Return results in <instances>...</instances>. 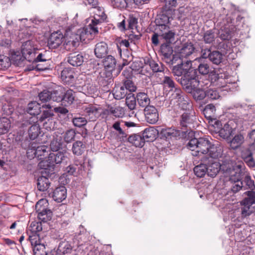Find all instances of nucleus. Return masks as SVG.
<instances>
[{
  "instance_id": "28",
  "label": "nucleus",
  "mask_w": 255,
  "mask_h": 255,
  "mask_svg": "<svg viewBox=\"0 0 255 255\" xmlns=\"http://www.w3.org/2000/svg\"><path fill=\"white\" fill-rule=\"evenodd\" d=\"M136 98L137 102L140 107L145 108L150 106L149 105L150 100L147 94L142 92L138 93L137 94Z\"/></svg>"
},
{
  "instance_id": "48",
  "label": "nucleus",
  "mask_w": 255,
  "mask_h": 255,
  "mask_svg": "<svg viewBox=\"0 0 255 255\" xmlns=\"http://www.w3.org/2000/svg\"><path fill=\"white\" fill-rule=\"evenodd\" d=\"M160 52L165 59H169L172 54L173 50L169 44L164 43L160 46Z\"/></svg>"
},
{
  "instance_id": "20",
  "label": "nucleus",
  "mask_w": 255,
  "mask_h": 255,
  "mask_svg": "<svg viewBox=\"0 0 255 255\" xmlns=\"http://www.w3.org/2000/svg\"><path fill=\"white\" fill-rule=\"evenodd\" d=\"M195 47L191 42H187L183 44L180 49L179 55L181 59L187 58L194 51Z\"/></svg>"
},
{
  "instance_id": "55",
  "label": "nucleus",
  "mask_w": 255,
  "mask_h": 255,
  "mask_svg": "<svg viewBox=\"0 0 255 255\" xmlns=\"http://www.w3.org/2000/svg\"><path fill=\"white\" fill-rule=\"evenodd\" d=\"M136 101V98L133 94L129 93L126 98V104L129 110H132L135 108Z\"/></svg>"
},
{
  "instance_id": "11",
  "label": "nucleus",
  "mask_w": 255,
  "mask_h": 255,
  "mask_svg": "<svg viewBox=\"0 0 255 255\" xmlns=\"http://www.w3.org/2000/svg\"><path fill=\"white\" fill-rule=\"evenodd\" d=\"M66 158H67V156L65 155V153L63 152L50 153L46 160L48 163L47 167L53 166L55 164L61 163Z\"/></svg>"
},
{
  "instance_id": "9",
  "label": "nucleus",
  "mask_w": 255,
  "mask_h": 255,
  "mask_svg": "<svg viewBox=\"0 0 255 255\" xmlns=\"http://www.w3.org/2000/svg\"><path fill=\"white\" fill-rule=\"evenodd\" d=\"M208 150V153L206 154V155H204L203 157H206L208 158H211L215 160V159H217L222 156L223 147L218 142L216 143H211L210 148H209Z\"/></svg>"
},
{
  "instance_id": "45",
  "label": "nucleus",
  "mask_w": 255,
  "mask_h": 255,
  "mask_svg": "<svg viewBox=\"0 0 255 255\" xmlns=\"http://www.w3.org/2000/svg\"><path fill=\"white\" fill-rule=\"evenodd\" d=\"M39 133H40V128L38 124H34L29 128L28 135L31 140L36 138Z\"/></svg>"
},
{
  "instance_id": "34",
  "label": "nucleus",
  "mask_w": 255,
  "mask_h": 255,
  "mask_svg": "<svg viewBox=\"0 0 255 255\" xmlns=\"http://www.w3.org/2000/svg\"><path fill=\"white\" fill-rule=\"evenodd\" d=\"M68 62L73 66H79L83 63L84 57L79 54L77 55L71 54L68 57Z\"/></svg>"
},
{
  "instance_id": "62",
  "label": "nucleus",
  "mask_w": 255,
  "mask_h": 255,
  "mask_svg": "<svg viewBox=\"0 0 255 255\" xmlns=\"http://www.w3.org/2000/svg\"><path fill=\"white\" fill-rule=\"evenodd\" d=\"M27 156L28 158L32 159L36 157V143L31 142L26 151Z\"/></svg>"
},
{
  "instance_id": "49",
  "label": "nucleus",
  "mask_w": 255,
  "mask_h": 255,
  "mask_svg": "<svg viewBox=\"0 0 255 255\" xmlns=\"http://www.w3.org/2000/svg\"><path fill=\"white\" fill-rule=\"evenodd\" d=\"M108 113L118 118H122L125 115V110L121 107H111L108 109Z\"/></svg>"
},
{
  "instance_id": "18",
  "label": "nucleus",
  "mask_w": 255,
  "mask_h": 255,
  "mask_svg": "<svg viewBox=\"0 0 255 255\" xmlns=\"http://www.w3.org/2000/svg\"><path fill=\"white\" fill-rule=\"evenodd\" d=\"M72 251V248L69 243L64 241L60 243L57 249L54 252L57 255H69Z\"/></svg>"
},
{
  "instance_id": "43",
  "label": "nucleus",
  "mask_w": 255,
  "mask_h": 255,
  "mask_svg": "<svg viewBox=\"0 0 255 255\" xmlns=\"http://www.w3.org/2000/svg\"><path fill=\"white\" fill-rule=\"evenodd\" d=\"M113 95L117 100H121L128 95L127 89H125L124 87H117L114 88L113 90Z\"/></svg>"
},
{
  "instance_id": "30",
  "label": "nucleus",
  "mask_w": 255,
  "mask_h": 255,
  "mask_svg": "<svg viewBox=\"0 0 255 255\" xmlns=\"http://www.w3.org/2000/svg\"><path fill=\"white\" fill-rule=\"evenodd\" d=\"M47 60V59L44 54L42 53H39L36 57H35V56L34 57V59L32 61H31L32 62L33 65L32 67L28 68V70L30 71L36 69L39 71H43L46 69V67H39L38 65H36V64L38 62L46 61Z\"/></svg>"
},
{
  "instance_id": "58",
  "label": "nucleus",
  "mask_w": 255,
  "mask_h": 255,
  "mask_svg": "<svg viewBox=\"0 0 255 255\" xmlns=\"http://www.w3.org/2000/svg\"><path fill=\"white\" fill-rule=\"evenodd\" d=\"M241 205L242 206L241 208L242 218H245L253 213V210L251 208V205H247L241 203Z\"/></svg>"
},
{
  "instance_id": "40",
  "label": "nucleus",
  "mask_w": 255,
  "mask_h": 255,
  "mask_svg": "<svg viewBox=\"0 0 255 255\" xmlns=\"http://www.w3.org/2000/svg\"><path fill=\"white\" fill-rule=\"evenodd\" d=\"M117 61L115 58L112 55H108L103 61V65L105 68L113 70L116 66Z\"/></svg>"
},
{
  "instance_id": "59",
  "label": "nucleus",
  "mask_w": 255,
  "mask_h": 255,
  "mask_svg": "<svg viewBox=\"0 0 255 255\" xmlns=\"http://www.w3.org/2000/svg\"><path fill=\"white\" fill-rule=\"evenodd\" d=\"M52 212L51 210L41 212L37 213V217L39 220L44 223L50 221L52 219Z\"/></svg>"
},
{
  "instance_id": "44",
  "label": "nucleus",
  "mask_w": 255,
  "mask_h": 255,
  "mask_svg": "<svg viewBox=\"0 0 255 255\" xmlns=\"http://www.w3.org/2000/svg\"><path fill=\"white\" fill-rule=\"evenodd\" d=\"M244 141V137L241 134L236 135L230 141V146L233 149L238 148Z\"/></svg>"
},
{
  "instance_id": "2",
  "label": "nucleus",
  "mask_w": 255,
  "mask_h": 255,
  "mask_svg": "<svg viewBox=\"0 0 255 255\" xmlns=\"http://www.w3.org/2000/svg\"><path fill=\"white\" fill-rule=\"evenodd\" d=\"M222 171L229 175L231 182L242 181L244 174L245 165L242 161L237 162L232 160L225 162L222 164Z\"/></svg>"
},
{
  "instance_id": "26",
  "label": "nucleus",
  "mask_w": 255,
  "mask_h": 255,
  "mask_svg": "<svg viewBox=\"0 0 255 255\" xmlns=\"http://www.w3.org/2000/svg\"><path fill=\"white\" fill-rule=\"evenodd\" d=\"M241 156L249 167H255V160L253 157V153L250 149H245L243 150L242 152Z\"/></svg>"
},
{
  "instance_id": "4",
  "label": "nucleus",
  "mask_w": 255,
  "mask_h": 255,
  "mask_svg": "<svg viewBox=\"0 0 255 255\" xmlns=\"http://www.w3.org/2000/svg\"><path fill=\"white\" fill-rule=\"evenodd\" d=\"M42 230L41 222H32L27 230L28 240L31 244L36 243L40 239V233Z\"/></svg>"
},
{
  "instance_id": "37",
  "label": "nucleus",
  "mask_w": 255,
  "mask_h": 255,
  "mask_svg": "<svg viewBox=\"0 0 255 255\" xmlns=\"http://www.w3.org/2000/svg\"><path fill=\"white\" fill-rule=\"evenodd\" d=\"M50 185V183L48 178L42 176L39 177L37 179V188L41 191H45L47 190Z\"/></svg>"
},
{
  "instance_id": "36",
  "label": "nucleus",
  "mask_w": 255,
  "mask_h": 255,
  "mask_svg": "<svg viewBox=\"0 0 255 255\" xmlns=\"http://www.w3.org/2000/svg\"><path fill=\"white\" fill-rule=\"evenodd\" d=\"M64 88L58 87L56 89L51 92V98L53 101L60 102L62 101Z\"/></svg>"
},
{
  "instance_id": "3",
  "label": "nucleus",
  "mask_w": 255,
  "mask_h": 255,
  "mask_svg": "<svg viewBox=\"0 0 255 255\" xmlns=\"http://www.w3.org/2000/svg\"><path fill=\"white\" fill-rule=\"evenodd\" d=\"M211 142L208 138H194L188 142L187 147L192 151V155L201 158L208 153Z\"/></svg>"
},
{
  "instance_id": "16",
  "label": "nucleus",
  "mask_w": 255,
  "mask_h": 255,
  "mask_svg": "<svg viewBox=\"0 0 255 255\" xmlns=\"http://www.w3.org/2000/svg\"><path fill=\"white\" fill-rule=\"evenodd\" d=\"M233 124V121H230L226 124H225L223 127L221 128L217 132L219 135L224 139L228 138L232 134L234 129L236 128H233L232 125Z\"/></svg>"
},
{
  "instance_id": "32",
  "label": "nucleus",
  "mask_w": 255,
  "mask_h": 255,
  "mask_svg": "<svg viewBox=\"0 0 255 255\" xmlns=\"http://www.w3.org/2000/svg\"><path fill=\"white\" fill-rule=\"evenodd\" d=\"M128 141L135 147H141L144 144V141L140 134H132L128 137Z\"/></svg>"
},
{
  "instance_id": "42",
  "label": "nucleus",
  "mask_w": 255,
  "mask_h": 255,
  "mask_svg": "<svg viewBox=\"0 0 255 255\" xmlns=\"http://www.w3.org/2000/svg\"><path fill=\"white\" fill-rule=\"evenodd\" d=\"M83 93L87 96L94 97L97 95L98 90L96 87L93 85L88 84L83 87Z\"/></svg>"
},
{
  "instance_id": "22",
  "label": "nucleus",
  "mask_w": 255,
  "mask_h": 255,
  "mask_svg": "<svg viewBox=\"0 0 255 255\" xmlns=\"http://www.w3.org/2000/svg\"><path fill=\"white\" fill-rule=\"evenodd\" d=\"M67 196L66 189L64 186H60L56 188L53 194V199L57 202H61L64 200Z\"/></svg>"
},
{
  "instance_id": "60",
  "label": "nucleus",
  "mask_w": 255,
  "mask_h": 255,
  "mask_svg": "<svg viewBox=\"0 0 255 255\" xmlns=\"http://www.w3.org/2000/svg\"><path fill=\"white\" fill-rule=\"evenodd\" d=\"M149 64L153 72H163L164 70V66L161 63H158L151 60L149 61Z\"/></svg>"
},
{
  "instance_id": "33",
  "label": "nucleus",
  "mask_w": 255,
  "mask_h": 255,
  "mask_svg": "<svg viewBox=\"0 0 255 255\" xmlns=\"http://www.w3.org/2000/svg\"><path fill=\"white\" fill-rule=\"evenodd\" d=\"M208 83H210V85L213 84L220 88L224 87L226 85V82L225 79L220 77L219 75L214 74L211 77V82H210L209 80H207L206 85H208Z\"/></svg>"
},
{
  "instance_id": "5",
  "label": "nucleus",
  "mask_w": 255,
  "mask_h": 255,
  "mask_svg": "<svg viewBox=\"0 0 255 255\" xmlns=\"http://www.w3.org/2000/svg\"><path fill=\"white\" fill-rule=\"evenodd\" d=\"M77 32L80 37L81 41L84 43H87L94 39L95 35L98 33V30L97 27L88 26L79 29Z\"/></svg>"
},
{
  "instance_id": "63",
  "label": "nucleus",
  "mask_w": 255,
  "mask_h": 255,
  "mask_svg": "<svg viewBox=\"0 0 255 255\" xmlns=\"http://www.w3.org/2000/svg\"><path fill=\"white\" fill-rule=\"evenodd\" d=\"M10 65L11 61L8 57L3 55H0V69H7Z\"/></svg>"
},
{
  "instance_id": "56",
  "label": "nucleus",
  "mask_w": 255,
  "mask_h": 255,
  "mask_svg": "<svg viewBox=\"0 0 255 255\" xmlns=\"http://www.w3.org/2000/svg\"><path fill=\"white\" fill-rule=\"evenodd\" d=\"M133 70L139 71V73L142 75H145L147 73V67L143 65V63L140 61H135L132 65Z\"/></svg>"
},
{
  "instance_id": "39",
  "label": "nucleus",
  "mask_w": 255,
  "mask_h": 255,
  "mask_svg": "<svg viewBox=\"0 0 255 255\" xmlns=\"http://www.w3.org/2000/svg\"><path fill=\"white\" fill-rule=\"evenodd\" d=\"M86 148V145L81 141H76L73 143L72 146V152L73 154L80 155H81Z\"/></svg>"
},
{
  "instance_id": "53",
  "label": "nucleus",
  "mask_w": 255,
  "mask_h": 255,
  "mask_svg": "<svg viewBox=\"0 0 255 255\" xmlns=\"http://www.w3.org/2000/svg\"><path fill=\"white\" fill-rule=\"evenodd\" d=\"M243 182L244 185V187H243L244 190L248 189L254 190L255 189V182L251 179L250 175H246Z\"/></svg>"
},
{
  "instance_id": "23",
  "label": "nucleus",
  "mask_w": 255,
  "mask_h": 255,
  "mask_svg": "<svg viewBox=\"0 0 255 255\" xmlns=\"http://www.w3.org/2000/svg\"><path fill=\"white\" fill-rule=\"evenodd\" d=\"M195 61L198 63L197 70L200 74L205 75L209 73L211 68L207 61L201 58L195 59Z\"/></svg>"
},
{
  "instance_id": "6",
  "label": "nucleus",
  "mask_w": 255,
  "mask_h": 255,
  "mask_svg": "<svg viewBox=\"0 0 255 255\" xmlns=\"http://www.w3.org/2000/svg\"><path fill=\"white\" fill-rule=\"evenodd\" d=\"M21 51L22 56L25 59L29 62L33 60L35 55V48L32 41L28 40L24 42L21 46Z\"/></svg>"
},
{
  "instance_id": "1",
  "label": "nucleus",
  "mask_w": 255,
  "mask_h": 255,
  "mask_svg": "<svg viewBox=\"0 0 255 255\" xmlns=\"http://www.w3.org/2000/svg\"><path fill=\"white\" fill-rule=\"evenodd\" d=\"M172 72L185 90H191L198 85V77L195 70L192 68L191 60L182 61L181 63L173 66Z\"/></svg>"
},
{
  "instance_id": "35",
  "label": "nucleus",
  "mask_w": 255,
  "mask_h": 255,
  "mask_svg": "<svg viewBox=\"0 0 255 255\" xmlns=\"http://www.w3.org/2000/svg\"><path fill=\"white\" fill-rule=\"evenodd\" d=\"M81 247L87 255H100V251L98 248H96L89 243L81 245Z\"/></svg>"
},
{
  "instance_id": "51",
  "label": "nucleus",
  "mask_w": 255,
  "mask_h": 255,
  "mask_svg": "<svg viewBox=\"0 0 255 255\" xmlns=\"http://www.w3.org/2000/svg\"><path fill=\"white\" fill-rule=\"evenodd\" d=\"M74 92L71 89L68 90L66 91L64 90L62 101L64 103L66 102L67 104L71 105L74 100Z\"/></svg>"
},
{
  "instance_id": "27",
  "label": "nucleus",
  "mask_w": 255,
  "mask_h": 255,
  "mask_svg": "<svg viewBox=\"0 0 255 255\" xmlns=\"http://www.w3.org/2000/svg\"><path fill=\"white\" fill-rule=\"evenodd\" d=\"M99 108L93 105H89L84 109V112L87 116H89L92 121H95L99 115Z\"/></svg>"
},
{
  "instance_id": "17",
  "label": "nucleus",
  "mask_w": 255,
  "mask_h": 255,
  "mask_svg": "<svg viewBox=\"0 0 255 255\" xmlns=\"http://www.w3.org/2000/svg\"><path fill=\"white\" fill-rule=\"evenodd\" d=\"M158 130L153 127L145 128L142 133V137L144 142L153 141L158 134Z\"/></svg>"
},
{
  "instance_id": "31",
  "label": "nucleus",
  "mask_w": 255,
  "mask_h": 255,
  "mask_svg": "<svg viewBox=\"0 0 255 255\" xmlns=\"http://www.w3.org/2000/svg\"><path fill=\"white\" fill-rule=\"evenodd\" d=\"M160 135L166 139H170L179 135V131L172 128H163L160 131Z\"/></svg>"
},
{
  "instance_id": "52",
  "label": "nucleus",
  "mask_w": 255,
  "mask_h": 255,
  "mask_svg": "<svg viewBox=\"0 0 255 255\" xmlns=\"http://www.w3.org/2000/svg\"><path fill=\"white\" fill-rule=\"evenodd\" d=\"M217 37L216 34L213 30L210 29L206 31L203 35V39L206 43L210 44L215 41Z\"/></svg>"
},
{
  "instance_id": "14",
  "label": "nucleus",
  "mask_w": 255,
  "mask_h": 255,
  "mask_svg": "<svg viewBox=\"0 0 255 255\" xmlns=\"http://www.w3.org/2000/svg\"><path fill=\"white\" fill-rule=\"evenodd\" d=\"M200 159L201 163L194 168V172L197 177L201 178L207 174L206 164L209 162V160L207 157L202 156Z\"/></svg>"
},
{
  "instance_id": "19",
  "label": "nucleus",
  "mask_w": 255,
  "mask_h": 255,
  "mask_svg": "<svg viewBox=\"0 0 255 255\" xmlns=\"http://www.w3.org/2000/svg\"><path fill=\"white\" fill-rule=\"evenodd\" d=\"M49 151V147L46 145H38L36 143V157L41 160L39 165L42 166L43 163V160L48 156Z\"/></svg>"
},
{
  "instance_id": "46",
  "label": "nucleus",
  "mask_w": 255,
  "mask_h": 255,
  "mask_svg": "<svg viewBox=\"0 0 255 255\" xmlns=\"http://www.w3.org/2000/svg\"><path fill=\"white\" fill-rule=\"evenodd\" d=\"M82 163L78 161H75L73 164L69 165L66 167V171L70 175H74L77 170H81Z\"/></svg>"
},
{
  "instance_id": "50",
  "label": "nucleus",
  "mask_w": 255,
  "mask_h": 255,
  "mask_svg": "<svg viewBox=\"0 0 255 255\" xmlns=\"http://www.w3.org/2000/svg\"><path fill=\"white\" fill-rule=\"evenodd\" d=\"M245 193L248 197L241 202V204L252 205L255 203V192L254 190L248 191Z\"/></svg>"
},
{
  "instance_id": "54",
  "label": "nucleus",
  "mask_w": 255,
  "mask_h": 255,
  "mask_svg": "<svg viewBox=\"0 0 255 255\" xmlns=\"http://www.w3.org/2000/svg\"><path fill=\"white\" fill-rule=\"evenodd\" d=\"M223 59V55L221 53L218 51H213L212 52L209 60L214 64L218 65L221 63Z\"/></svg>"
},
{
  "instance_id": "25",
  "label": "nucleus",
  "mask_w": 255,
  "mask_h": 255,
  "mask_svg": "<svg viewBox=\"0 0 255 255\" xmlns=\"http://www.w3.org/2000/svg\"><path fill=\"white\" fill-rule=\"evenodd\" d=\"M34 255H47L45 247L41 239L38 240L35 243L31 244Z\"/></svg>"
},
{
  "instance_id": "61",
  "label": "nucleus",
  "mask_w": 255,
  "mask_h": 255,
  "mask_svg": "<svg viewBox=\"0 0 255 255\" xmlns=\"http://www.w3.org/2000/svg\"><path fill=\"white\" fill-rule=\"evenodd\" d=\"M161 83L164 86L170 89L171 90L176 88V84L172 78L167 76L163 77Z\"/></svg>"
},
{
  "instance_id": "13",
  "label": "nucleus",
  "mask_w": 255,
  "mask_h": 255,
  "mask_svg": "<svg viewBox=\"0 0 255 255\" xmlns=\"http://www.w3.org/2000/svg\"><path fill=\"white\" fill-rule=\"evenodd\" d=\"M61 79L67 84L73 83L75 81L74 69L66 67L61 72Z\"/></svg>"
},
{
  "instance_id": "7",
  "label": "nucleus",
  "mask_w": 255,
  "mask_h": 255,
  "mask_svg": "<svg viewBox=\"0 0 255 255\" xmlns=\"http://www.w3.org/2000/svg\"><path fill=\"white\" fill-rule=\"evenodd\" d=\"M64 35L60 31L52 33L48 40V46L50 49L59 47L63 41Z\"/></svg>"
},
{
  "instance_id": "21",
  "label": "nucleus",
  "mask_w": 255,
  "mask_h": 255,
  "mask_svg": "<svg viewBox=\"0 0 255 255\" xmlns=\"http://www.w3.org/2000/svg\"><path fill=\"white\" fill-rule=\"evenodd\" d=\"M198 85L194 88H193L191 90L189 91L188 90H186L187 92L189 93H191L193 95V98L196 100H202L205 97H206V91H204V90L198 88L199 84L200 81L199 80V77H198Z\"/></svg>"
},
{
  "instance_id": "47",
  "label": "nucleus",
  "mask_w": 255,
  "mask_h": 255,
  "mask_svg": "<svg viewBox=\"0 0 255 255\" xmlns=\"http://www.w3.org/2000/svg\"><path fill=\"white\" fill-rule=\"evenodd\" d=\"M48 202L45 199H42L39 200L35 205L36 212L40 213L50 210L48 209Z\"/></svg>"
},
{
  "instance_id": "12",
  "label": "nucleus",
  "mask_w": 255,
  "mask_h": 255,
  "mask_svg": "<svg viewBox=\"0 0 255 255\" xmlns=\"http://www.w3.org/2000/svg\"><path fill=\"white\" fill-rule=\"evenodd\" d=\"M170 18H171V17H169L165 13L157 15L155 20L156 26L155 29L157 31H159L161 29H165V28L169 26Z\"/></svg>"
},
{
  "instance_id": "38",
  "label": "nucleus",
  "mask_w": 255,
  "mask_h": 255,
  "mask_svg": "<svg viewBox=\"0 0 255 255\" xmlns=\"http://www.w3.org/2000/svg\"><path fill=\"white\" fill-rule=\"evenodd\" d=\"M40 105L37 102H31L28 105L27 112L31 115H38L40 113Z\"/></svg>"
},
{
  "instance_id": "41",
  "label": "nucleus",
  "mask_w": 255,
  "mask_h": 255,
  "mask_svg": "<svg viewBox=\"0 0 255 255\" xmlns=\"http://www.w3.org/2000/svg\"><path fill=\"white\" fill-rule=\"evenodd\" d=\"M11 126L10 120L6 118H0V134L7 133Z\"/></svg>"
},
{
  "instance_id": "8",
  "label": "nucleus",
  "mask_w": 255,
  "mask_h": 255,
  "mask_svg": "<svg viewBox=\"0 0 255 255\" xmlns=\"http://www.w3.org/2000/svg\"><path fill=\"white\" fill-rule=\"evenodd\" d=\"M144 114L145 121L149 124H154L158 121V112L156 108L153 106L144 108Z\"/></svg>"
},
{
  "instance_id": "24",
  "label": "nucleus",
  "mask_w": 255,
  "mask_h": 255,
  "mask_svg": "<svg viewBox=\"0 0 255 255\" xmlns=\"http://www.w3.org/2000/svg\"><path fill=\"white\" fill-rule=\"evenodd\" d=\"M195 119V116L188 112L184 113L181 117L180 120V125L183 128L190 127Z\"/></svg>"
},
{
  "instance_id": "29",
  "label": "nucleus",
  "mask_w": 255,
  "mask_h": 255,
  "mask_svg": "<svg viewBox=\"0 0 255 255\" xmlns=\"http://www.w3.org/2000/svg\"><path fill=\"white\" fill-rule=\"evenodd\" d=\"M159 34L167 42H171L174 39L175 32L170 29V26L165 28V29L159 30Z\"/></svg>"
},
{
  "instance_id": "10",
  "label": "nucleus",
  "mask_w": 255,
  "mask_h": 255,
  "mask_svg": "<svg viewBox=\"0 0 255 255\" xmlns=\"http://www.w3.org/2000/svg\"><path fill=\"white\" fill-rule=\"evenodd\" d=\"M209 162L207 163V174L208 176L215 177L220 170H222V164L211 158H208Z\"/></svg>"
},
{
  "instance_id": "57",
  "label": "nucleus",
  "mask_w": 255,
  "mask_h": 255,
  "mask_svg": "<svg viewBox=\"0 0 255 255\" xmlns=\"http://www.w3.org/2000/svg\"><path fill=\"white\" fill-rule=\"evenodd\" d=\"M184 93L180 88H176L174 89L171 95L172 100H175L177 103L184 99Z\"/></svg>"
},
{
  "instance_id": "64",
  "label": "nucleus",
  "mask_w": 255,
  "mask_h": 255,
  "mask_svg": "<svg viewBox=\"0 0 255 255\" xmlns=\"http://www.w3.org/2000/svg\"><path fill=\"white\" fill-rule=\"evenodd\" d=\"M76 133L73 129L67 130L64 135V140L67 143L71 142L74 139Z\"/></svg>"
},
{
  "instance_id": "15",
  "label": "nucleus",
  "mask_w": 255,
  "mask_h": 255,
  "mask_svg": "<svg viewBox=\"0 0 255 255\" xmlns=\"http://www.w3.org/2000/svg\"><path fill=\"white\" fill-rule=\"evenodd\" d=\"M108 45L105 42H98L95 46L94 54L98 58L105 57L108 53Z\"/></svg>"
}]
</instances>
